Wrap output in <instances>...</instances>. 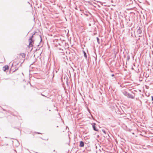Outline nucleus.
Returning <instances> with one entry per match:
<instances>
[{
    "label": "nucleus",
    "instance_id": "f257e3e1",
    "mask_svg": "<svg viewBox=\"0 0 153 153\" xmlns=\"http://www.w3.org/2000/svg\"><path fill=\"white\" fill-rule=\"evenodd\" d=\"M25 54L24 53H21L19 54L17 56V59L18 60L17 64H18L19 62L21 63L23 62L25 60Z\"/></svg>",
    "mask_w": 153,
    "mask_h": 153
},
{
    "label": "nucleus",
    "instance_id": "f03ea898",
    "mask_svg": "<svg viewBox=\"0 0 153 153\" xmlns=\"http://www.w3.org/2000/svg\"><path fill=\"white\" fill-rule=\"evenodd\" d=\"M32 38V36H31L29 39V45L28 46V47L29 48L30 47L31 48V50L32 49V47L33 46V44L32 43H33V41Z\"/></svg>",
    "mask_w": 153,
    "mask_h": 153
},
{
    "label": "nucleus",
    "instance_id": "7ed1b4c3",
    "mask_svg": "<svg viewBox=\"0 0 153 153\" xmlns=\"http://www.w3.org/2000/svg\"><path fill=\"white\" fill-rule=\"evenodd\" d=\"M128 95L127 96V97L129 98L133 99L134 98L135 96L134 95H132V94H128Z\"/></svg>",
    "mask_w": 153,
    "mask_h": 153
},
{
    "label": "nucleus",
    "instance_id": "20e7f679",
    "mask_svg": "<svg viewBox=\"0 0 153 153\" xmlns=\"http://www.w3.org/2000/svg\"><path fill=\"white\" fill-rule=\"evenodd\" d=\"M9 68V67L8 65H5L3 68V70L4 71H5L6 70H8Z\"/></svg>",
    "mask_w": 153,
    "mask_h": 153
},
{
    "label": "nucleus",
    "instance_id": "39448f33",
    "mask_svg": "<svg viewBox=\"0 0 153 153\" xmlns=\"http://www.w3.org/2000/svg\"><path fill=\"white\" fill-rule=\"evenodd\" d=\"M92 125L93 128L94 130L95 131H98V129H97L96 128L95 126V125H96V124L95 123H94Z\"/></svg>",
    "mask_w": 153,
    "mask_h": 153
},
{
    "label": "nucleus",
    "instance_id": "423d86ee",
    "mask_svg": "<svg viewBox=\"0 0 153 153\" xmlns=\"http://www.w3.org/2000/svg\"><path fill=\"white\" fill-rule=\"evenodd\" d=\"M137 32L138 34H140L142 33V30L140 27L137 30Z\"/></svg>",
    "mask_w": 153,
    "mask_h": 153
},
{
    "label": "nucleus",
    "instance_id": "0eeeda50",
    "mask_svg": "<svg viewBox=\"0 0 153 153\" xmlns=\"http://www.w3.org/2000/svg\"><path fill=\"white\" fill-rule=\"evenodd\" d=\"M79 146L81 147H83L84 146V143L82 141L80 142Z\"/></svg>",
    "mask_w": 153,
    "mask_h": 153
},
{
    "label": "nucleus",
    "instance_id": "6e6552de",
    "mask_svg": "<svg viewBox=\"0 0 153 153\" xmlns=\"http://www.w3.org/2000/svg\"><path fill=\"white\" fill-rule=\"evenodd\" d=\"M129 93H128L127 92L125 91L124 92V94L126 96H127Z\"/></svg>",
    "mask_w": 153,
    "mask_h": 153
},
{
    "label": "nucleus",
    "instance_id": "1a4fd4ad",
    "mask_svg": "<svg viewBox=\"0 0 153 153\" xmlns=\"http://www.w3.org/2000/svg\"><path fill=\"white\" fill-rule=\"evenodd\" d=\"M36 133L38 134H42V133H39V132H36Z\"/></svg>",
    "mask_w": 153,
    "mask_h": 153
},
{
    "label": "nucleus",
    "instance_id": "9d476101",
    "mask_svg": "<svg viewBox=\"0 0 153 153\" xmlns=\"http://www.w3.org/2000/svg\"><path fill=\"white\" fill-rule=\"evenodd\" d=\"M152 100L153 101V96L152 97Z\"/></svg>",
    "mask_w": 153,
    "mask_h": 153
},
{
    "label": "nucleus",
    "instance_id": "9b49d317",
    "mask_svg": "<svg viewBox=\"0 0 153 153\" xmlns=\"http://www.w3.org/2000/svg\"><path fill=\"white\" fill-rule=\"evenodd\" d=\"M111 76H114V74H112V75H111Z\"/></svg>",
    "mask_w": 153,
    "mask_h": 153
},
{
    "label": "nucleus",
    "instance_id": "f8f14e48",
    "mask_svg": "<svg viewBox=\"0 0 153 153\" xmlns=\"http://www.w3.org/2000/svg\"><path fill=\"white\" fill-rule=\"evenodd\" d=\"M45 140H48V138H47V139H44Z\"/></svg>",
    "mask_w": 153,
    "mask_h": 153
},
{
    "label": "nucleus",
    "instance_id": "ddd939ff",
    "mask_svg": "<svg viewBox=\"0 0 153 153\" xmlns=\"http://www.w3.org/2000/svg\"><path fill=\"white\" fill-rule=\"evenodd\" d=\"M99 40V39L98 38H97V40Z\"/></svg>",
    "mask_w": 153,
    "mask_h": 153
},
{
    "label": "nucleus",
    "instance_id": "4468645a",
    "mask_svg": "<svg viewBox=\"0 0 153 153\" xmlns=\"http://www.w3.org/2000/svg\"><path fill=\"white\" fill-rule=\"evenodd\" d=\"M14 62H13V64L14 63Z\"/></svg>",
    "mask_w": 153,
    "mask_h": 153
}]
</instances>
